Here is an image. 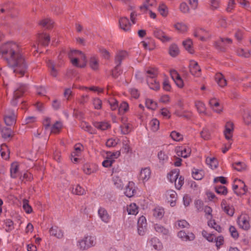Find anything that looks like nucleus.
Wrapping results in <instances>:
<instances>
[{"label":"nucleus","mask_w":251,"mask_h":251,"mask_svg":"<svg viewBox=\"0 0 251 251\" xmlns=\"http://www.w3.org/2000/svg\"><path fill=\"white\" fill-rule=\"evenodd\" d=\"M177 236L182 240L185 241H193L195 238V236L193 233L191 232L187 234L183 230L180 231L178 233Z\"/></svg>","instance_id":"1a4fd4ad"},{"label":"nucleus","mask_w":251,"mask_h":251,"mask_svg":"<svg viewBox=\"0 0 251 251\" xmlns=\"http://www.w3.org/2000/svg\"><path fill=\"white\" fill-rule=\"evenodd\" d=\"M233 130V124L231 122H227L226 125V129L224 131L225 138L227 140H230L232 138V132Z\"/></svg>","instance_id":"9b49d317"},{"label":"nucleus","mask_w":251,"mask_h":251,"mask_svg":"<svg viewBox=\"0 0 251 251\" xmlns=\"http://www.w3.org/2000/svg\"><path fill=\"white\" fill-rule=\"evenodd\" d=\"M179 171L178 169H175L170 173L167 176L168 179L170 182H173L176 181L179 176Z\"/></svg>","instance_id":"a211bd4d"},{"label":"nucleus","mask_w":251,"mask_h":251,"mask_svg":"<svg viewBox=\"0 0 251 251\" xmlns=\"http://www.w3.org/2000/svg\"><path fill=\"white\" fill-rule=\"evenodd\" d=\"M243 120L246 125L251 124V112L247 111L245 113L243 116Z\"/></svg>","instance_id":"5fc2aeb1"},{"label":"nucleus","mask_w":251,"mask_h":251,"mask_svg":"<svg viewBox=\"0 0 251 251\" xmlns=\"http://www.w3.org/2000/svg\"><path fill=\"white\" fill-rule=\"evenodd\" d=\"M0 152L2 158L3 159H7L9 158V151L6 145L2 144L1 146Z\"/></svg>","instance_id":"b1692460"},{"label":"nucleus","mask_w":251,"mask_h":251,"mask_svg":"<svg viewBox=\"0 0 251 251\" xmlns=\"http://www.w3.org/2000/svg\"><path fill=\"white\" fill-rule=\"evenodd\" d=\"M84 189L79 185H77L75 189H74V188H73L72 189V193L75 195H82L84 194Z\"/></svg>","instance_id":"09e8293b"},{"label":"nucleus","mask_w":251,"mask_h":251,"mask_svg":"<svg viewBox=\"0 0 251 251\" xmlns=\"http://www.w3.org/2000/svg\"><path fill=\"white\" fill-rule=\"evenodd\" d=\"M154 35L162 42H168L171 38L165 35V33L160 29L155 28L153 31Z\"/></svg>","instance_id":"6e6552de"},{"label":"nucleus","mask_w":251,"mask_h":251,"mask_svg":"<svg viewBox=\"0 0 251 251\" xmlns=\"http://www.w3.org/2000/svg\"><path fill=\"white\" fill-rule=\"evenodd\" d=\"M223 210L229 216H232L234 213V208L229 205L225 206L223 207Z\"/></svg>","instance_id":"4d7b16f0"},{"label":"nucleus","mask_w":251,"mask_h":251,"mask_svg":"<svg viewBox=\"0 0 251 251\" xmlns=\"http://www.w3.org/2000/svg\"><path fill=\"white\" fill-rule=\"evenodd\" d=\"M90 66L93 70H97L99 66L98 61L95 57H92L90 60Z\"/></svg>","instance_id":"de8ad7c7"},{"label":"nucleus","mask_w":251,"mask_h":251,"mask_svg":"<svg viewBox=\"0 0 251 251\" xmlns=\"http://www.w3.org/2000/svg\"><path fill=\"white\" fill-rule=\"evenodd\" d=\"M146 106L151 110H155L157 107V103L151 99H147L146 100Z\"/></svg>","instance_id":"4c0bfd02"},{"label":"nucleus","mask_w":251,"mask_h":251,"mask_svg":"<svg viewBox=\"0 0 251 251\" xmlns=\"http://www.w3.org/2000/svg\"><path fill=\"white\" fill-rule=\"evenodd\" d=\"M38 40L42 46H47L50 41V37L49 35L40 34L38 36Z\"/></svg>","instance_id":"6ab92c4d"},{"label":"nucleus","mask_w":251,"mask_h":251,"mask_svg":"<svg viewBox=\"0 0 251 251\" xmlns=\"http://www.w3.org/2000/svg\"><path fill=\"white\" fill-rule=\"evenodd\" d=\"M170 136L175 141H179L182 139V135L176 131H173L171 133Z\"/></svg>","instance_id":"a18cd8bd"},{"label":"nucleus","mask_w":251,"mask_h":251,"mask_svg":"<svg viewBox=\"0 0 251 251\" xmlns=\"http://www.w3.org/2000/svg\"><path fill=\"white\" fill-rule=\"evenodd\" d=\"M122 70L120 69V66L116 65L113 70L111 75L114 78H116L122 74Z\"/></svg>","instance_id":"8fccbe9b"},{"label":"nucleus","mask_w":251,"mask_h":251,"mask_svg":"<svg viewBox=\"0 0 251 251\" xmlns=\"http://www.w3.org/2000/svg\"><path fill=\"white\" fill-rule=\"evenodd\" d=\"M27 87L25 85H22L14 91L13 98L11 101V104L12 105H17L18 103V99L23 95Z\"/></svg>","instance_id":"20e7f679"},{"label":"nucleus","mask_w":251,"mask_h":251,"mask_svg":"<svg viewBox=\"0 0 251 251\" xmlns=\"http://www.w3.org/2000/svg\"><path fill=\"white\" fill-rule=\"evenodd\" d=\"M208 225L209 226L215 229L218 232L220 233L222 232L221 227L219 225L217 224V223L215 222V220H211L209 221H208Z\"/></svg>","instance_id":"e433bc0d"},{"label":"nucleus","mask_w":251,"mask_h":251,"mask_svg":"<svg viewBox=\"0 0 251 251\" xmlns=\"http://www.w3.org/2000/svg\"><path fill=\"white\" fill-rule=\"evenodd\" d=\"M54 22L49 18L43 19L39 22V25L46 27L47 29H50L53 27Z\"/></svg>","instance_id":"2eb2a0df"},{"label":"nucleus","mask_w":251,"mask_h":251,"mask_svg":"<svg viewBox=\"0 0 251 251\" xmlns=\"http://www.w3.org/2000/svg\"><path fill=\"white\" fill-rule=\"evenodd\" d=\"M182 44L185 49L188 50L190 53H192L193 50L192 48V41L191 39H188L185 41H184Z\"/></svg>","instance_id":"72a5a7b5"},{"label":"nucleus","mask_w":251,"mask_h":251,"mask_svg":"<svg viewBox=\"0 0 251 251\" xmlns=\"http://www.w3.org/2000/svg\"><path fill=\"white\" fill-rule=\"evenodd\" d=\"M61 127V124L59 122H56L52 126L51 132L56 133L59 132Z\"/></svg>","instance_id":"69168bd1"},{"label":"nucleus","mask_w":251,"mask_h":251,"mask_svg":"<svg viewBox=\"0 0 251 251\" xmlns=\"http://www.w3.org/2000/svg\"><path fill=\"white\" fill-rule=\"evenodd\" d=\"M17 115L14 111L11 109L5 110L4 116L5 124L8 126H12L16 124Z\"/></svg>","instance_id":"7ed1b4c3"},{"label":"nucleus","mask_w":251,"mask_h":251,"mask_svg":"<svg viewBox=\"0 0 251 251\" xmlns=\"http://www.w3.org/2000/svg\"><path fill=\"white\" fill-rule=\"evenodd\" d=\"M93 104L96 109H100L101 107L102 101L98 98H95L93 100Z\"/></svg>","instance_id":"338daca9"},{"label":"nucleus","mask_w":251,"mask_h":251,"mask_svg":"<svg viewBox=\"0 0 251 251\" xmlns=\"http://www.w3.org/2000/svg\"><path fill=\"white\" fill-rule=\"evenodd\" d=\"M196 106L198 111L200 113H203L205 112V108L203 103L201 101H197L196 102Z\"/></svg>","instance_id":"6e6d98bb"},{"label":"nucleus","mask_w":251,"mask_h":251,"mask_svg":"<svg viewBox=\"0 0 251 251\" xmlns=\"http://www.w3.org/2000/svg\"><path fill=\"white\" fill-rule=\"evenodd\" d=\"M154 229L156 232L163 235H167L169 233L168 229L165 228L164 226L159 224H155L154 225Z\"/></svg>","instance_id":"7c9ffc66"},{"label":"nucleus","mask_w":251,"mask_h":251,"mask_svg":"<svg viewBox=\"0 0 251 251\" xmlns=\"http://www.w3.org/2000/svg\"><path fill=\"white\" fill-rule=\"evenodd\" d=\"M73 53H74V50L69 53L68 56L71 59L73 65L78 67L79 66L78 59L77 58H73Z\"/></svg>","instance_id":"13d9d810"},{"label":"nucleus","mask_w":251,"mask_h":251,"mask_svg":"<svg viewBox=\"0 0 251 251\" xmlns=\"http://www.w3.org/2000/svg\"><path fill=\"white\" fill-rule=\"evenodd\" d=\"M151 129L153 131H156L159 128V122L156 119H154L152 120L150 123Z\"/></svg>","instance_id":"37998d69"},{"label":"nucleus","mask_w":251,"mask_h":251,"mask_svg":"<svg viewBox=\"0 0 251 251\" xmlns=\"http://www.w3.org/2000/svg\"><path fill=\"white\" fill-rule=\"evenodd\" d=\"M168 8L166 5L164 4H161L158 7V11L160 12V14L163 16L165 17L168 14Z\"/></svg>","instance_id":"603ef678"},{"label":"nucleus","mask_w":251,"mask_h":251,"mask_svg":"<svg viewBox=\"0 0 251 251\" xmlns=\"http://www.w3.org/2000/svg\"><path fill=\"white\" fill-rule=\"evenodd\" d=\"M191 151V149L189 148H182L180 150L177 151V152H180L181 156L183 158H186L189 155Z\"/></svg>","instance_id":"c03bdc74"},{"label":"nucleus","mask_w":251,"mask_h":251,"mask_svg":"<svg viewBox=\"0 0 251 251\" xmlns=\"http://www.w3.org/2000/svg\"><path fill=\"white\" fill-rule=\"evenodd\" d=\"M155 3V0H145L143 5L140 6V9L143 12H146L150 9L151 6H153Z\"/></svg>","instance_id":"ddd939ff"},{"label":"nucleus","mask_w":251,"mask_h":251,"mask_svg":"<svg viewBox=\"0 0 251 251\" xmlns=\"http://www.w3.org/2000/svg\"><path fill=\"white\" fill-rule=\"evenodd\" d=\"M98 214L100 217L103 222L105 223L109 222L110 220V216L108 215L107 211L104 208L100 207L99 209Z\"/></svg>","instance_id":"f8f14e48"},{"label":"nucleus","mask_w":251,"mask_h":251,"mask_svg":"<svg viewBox=\"0 0 251 251\" xmlns=\"http://www.w3.org/2000/svg\"><path fill=\"white\" fill-rule=\"evenodd\" d=\"M192 176L196 180H201L203 177V172L201 170L193 168L192 170Z\"/></svg>","instance_id":"aec40b11"},{"label":"nucleus","mask_w":251,"mask_h":251,"mask_svg":"<svg viewBox=\"0 0 251 251\" xmlns=\"http://www.w3.org/2000/svg\"><path fill=\"white\" fill-rule=\"evenodd\" d=\"M119 25L120 27L126 31L130 29L131 24L128 19L126 17L120 19Z\"/></svg>","instance_id":"9d476101"},{"label":"nucleus","mask_w":251,"mask_h":251,"mask_svg":"<svg viewBox=\"0 0 251 251\" xmlns=\"http://www.w3.org/2000/svg\"><path fill=\"white\" fill-rule=\"evenodd\" d=\"M206 163L212 169L217 168L218 166V162L217 159L214 157H207L206 159Z\"/></svg>","instance_id":"a878e982"},{"label":"nucleus","mask_w":251,"mask_h":251,"mask_svg":"<svg viewBox=\"0 0 251 251\" xmlns=\"http://www.w3.org/2000/svg\"><path fill=\"white\" fill-rule=\"evenodd\" d=\"M223 43L221 42V40L220 41H215L214 43V46L215 48L220 51H225V48L222 45Z\"/></svg>","instance_id":"680f3d73"},{"label":"nucleus","mask_w":251,"mask_h":251,"mask_svg":"<svg viewBox=\"0 0 251 251\" xmlns=\"http://www.w3.org/2000/svg\"><path fill=\"white\" fill-rule=\"evenodd\" d=\"M158 157L159 159V162L161 164H164L165 162L167 161L168 159V156L163 152L161 151L158 153Z\"/></svg>","instance_id":"49530a36"},{"label":"nucleus","mask_w":251,"mask_h":251,"mask_svg":"<svg viewBox=\"0 0 251 251\" xmlns=\"http://www.w3.org/2000/svg\"><path fill=\"white\" fill-rule=\"evenodd\" d=\"M19 170V165L17 162L12 163L10 168V176L12 178L17 177V173Z\"/></svg>","instance_id":"393cba45"},{"label":"nucleus","mask_w":251,"mask_h":251,"mask_svg":"<svg viewBox=\"0 0 251 251\" xmlns=\"http://www.w3.org/2000/svg\"><path fill=\"white\" fill-rule=\"evenodd\" d=\"M1 132L2 137L5 139L12 137L13 133V131L11 128L6 127L2 128Z\"/></svg>","instance_id":"c85d7f7f"},{"label":"nucleus","mask_w":251,"mask_h":251,"mask_svg":"<svg viewBox=\"0 0 251 251\" xmlns=\"http://www.w3.org/2000/svg\"><path fill=\"white\" fill-rule=\"evenodd\" d=\"M127 56V52L125 50L118 51L115 57V63L116 65L120 66L122 60Z\"/></svg>","instance_id":"0eeeda50"},{"label":"nucleus","mask_w":251,"mask_h":251,"mask_svg":"<svg viewBox=\"0 0 251 251\" xmlns=\"http://www.w3.org/2000/svg\"><path fill=\"white\" fill-rule=\"evenodd\" d=\"M133 186L134 183L133 182H129L128 185L126 186L125 194L127 197L130 198L132 197L136 192L135 189L133 188Z\"/></svg>","instance_id":"4468645a"},{"label":"nucleus","mask_w":251,"mask_h":251,"mask_svg":"<svg viewBox=\"0 0 251 251\" xmlns=\"http://www.w3.org/2000/svg\"><path fill=\"white\" fill-rule=\"evenodd\" d=\"M233 168L237 171H242L246 169V164L242 162H237L232 164Z\"/></svg>","instance_id":"2f4dec72"},{"label":"nucleus","mask_w":251,"mask_h":251,"mask_svg":"<svg viewBox=\"0 0 251 251\" xmlns=\"http://www.w3.org/2000/svg\"><path fill=\"white\" fill-rule=\"evenodd\" d=\"M215 79L218 85L221 87H223L227 84L226 80L221 74H217L215 76Z\"/></svg>","instance_id":"4be33fe9"},{"label":"nucleus","mask_w":251,"mask_h":251,"mask_svg":"<svg viewBox=\"0 0 251 251\" xmlns=\"http://www.w3.org/2000/svg\"><path fill=\"white\" fill-rule=\"evenodd\" d=\"M47 64L48 68L50 69V75L53 77H56L57 75V71L55 68L53 63L49 60L47 62Z\"/></svg>","instance_id":"cd10ccee"},{"label":"nucleus","mask_w":251,"mask_h":251,"mask_svg":"<svg viewBox=\"0 0 251 251\" xmlns=\"http://www.w3.org/2000/svg\"><path fill=\"white\" fill-rule=\"evenodd\" d=\"M201 137L204 140H209L210 138V132L207 128H204L200 133Z\"/></svg>","instance_id":"ea45409f"},{"label":"nucleus","mask_w":251,"mask_h":251,"mask_svg":"<svg viewBox=\"0 0 251 251\" xmlns=\"http://www.w3.org/2000/svg\"><path fill=\"white\" fill-rule=\"evenodd\" d=\"M229 232L231 236L234 239H237L239 237V234L237 230L233 226H230L229 228Z\"/></svg>","instance_id":"052dcab7"},{"label":"nucleus","mask_w":251,"mask_h":251,"mask_svg":"<svg viewBox=\"0 0 251 251\" xmlns=\"http://www.w3.org/2000/svg\"><path fill=\"white\" fill-rule=\"evenodd\" d=\"M151 170L149 168H145L141 171L140 174V178L143 180H148L151 176Z\"/></svg>","instance_id":"dca6fc26"},{"label":"nucleus","mask_w":251,"mask_h":251,"mask_svg":"<svg viewBox=\"0 0 251 251\" xmlns=\"http://www.w3.org/2000/svg\"><path fill=\"white\" fill-rule=\"evenodd\" d=\"M147 83L151 89L154 90H157L159 89L160 86L159 83L154 78H148Z\"/></svg>","instance_id":"5701e85b"},{"label":"nucleus","mask_w":251,"mask_h":251,"mask_svg":"<svg viewBox=\"0 0 251 251\" xmlns=\"http://www.w3.org/2000/svg\"><path fill=\"white\" fill-rule=\"evenodd\" d=\"M170 54L172 56H176L179 52V50L178 47L175 45L173 44L170 47Z\"/></svg>","instance_id":"79ce46f5"},{"label":"nucleus","mask_w":251,"mask_h":251,"mask_svg":"<svg viewBox=\"0 0 251 251\" xmlns=\"http://www.w3.org/2000/svg\"><path fill=\"white\" fill-rule=\"evenodd\" d=\"M0 53L3 56H9V58L6 57L4 58L17 76L21 77L25 74L28 66L24 57L19 52V46L15 43L10 41L3 44L0 48Z\"/></svg>","instance_id":"f257e3e1"},{"label":"nucleus","mask_w":251,"mask_h":251,"mask_svg":"<svg viewBox=\"0 0 251 251\" xmlns=\"http://www.w3.org/2000/svg\"><path fill=\"white\" fill-rule=\"evenodd\" d=\"M179 9L184 13H188L189 11V8L185 2H182L180 4Z\"/></svg>","instance_id":"774afa93"},{"label":"nucleus","mask_w":251,"mask_h":251,"mask_svg":"<svg viewBox=\"0 0 251 251\" xmlns=\"http://www.w3.org/2000/svg\"><path fill=\"white\" fill-rule=\"evenodd\" d=\"M150 243L151 245L156 250H160L162 248L161 243L159 241L158 239L156 238H152Z\"/></svg>","instance_id":"412c9836"},{"label":"nucleus","mask_w":251,"mask_h":251,"mask_svg":"<svg viewBox=\"0 0 251 251\" xmlns=\"http://www.w3.org/2000/svg\"><path fill=\"white\" fill-rule=\"evenodd\" d=\"M94 125L96 128L102 130H106L110 126L109 124L105 122H96Z\"/></svg>","instance_id":"473e14b6"},{"label":"nucleus","mask_w":251,"mask_h":251,"mask_svg":"<svg viewBox=\"0 0 251 251\" xmlns=\"http://www.w3.org/2000/svg\"><path fill=\"white\" fill-rule=\"evenodd\" d=\"M189 70L192 75L196 76L200 75L201 69L198 62L194 60H191L189 64Z\"/></svg>","instance_id":"39448f33"},{"label":"nucleus","mask_w":251,"mask_h":251,"mask_svg":"<svg viewBox=\"0 0 251 251\" xmlns=\"http://www.w3.org/2000/svg\"><path fill=\"white\" fill-rule=\"evenodd\" d=\"M50 233L51 235L54 236L57 238H61L63 236V233L62 230L57 227H52L50 229Z\"/></svg>","instance_id":"f3484780"},{"label":"nucleus","mask_w":251,"mask_h":251,"mask_svg":"<svg viewBox=\"0 0 251 251\" xmlns=\"http://www.w3.org/2000/svg\"><path fill=\"white\" fill-rule=\"evenodd\" d=\"M164 214V209L161 208H155L153 211V216L158 219H162Z\"/></svg>","instance_id":"c756f323"},{"label":"nucleus","mask_w":251,"mask_h":251,"mask_svg":"<svg viewBox=\"0 0 251 251\" xmlns=\"http://www.w3.org/2000/svg\"><path fill=\"white\" fill-rule=\"evenodd\" d=\"M165 195L168 202L170 203V205L172 207L176 205L177 197L176 192L172 190H168L166 191Z\"/></svg>","instance_id":"423d86ee"},{"label":"nucleus","mask_w":251,"mask_h":251,"mask_svg":"<svg viewBox=\"0 0 251 251\" xmlns=\"http://www.w3.org/2000/svg\"><path fill=\"white\" fill-rule=\"evenodd\" d=\"M96 240L95 236L87 235L77 242V246L80 250H87L95 245Z\"/></svg>","instance_id":"f03ea898"},{"label":"nucleus","mask_w":251,"mask_h":251,"mask_svg":"<svg viewBox=\"0 0 251 251\" xmlns=\"http://www.w3.org/2000/svg\"><path fill=\"white\" fill-rule=\"evenodd\" d=\"M128 108V105L127 103L124 101L120 104V106L119 107V112L120 114L124 113L127 111Z\"/></svg>","instance_id":"864d4df0"},{"label":"nucleus","mask_w":251,"mask_h":251,"mask_svg":"<svg viewBox=\"0 0 251 251\" xmlns=\"http://www.w3.org/2000/svg\"><path fill=\"white\" fill-rule=\"evenodd\" d=\"M237 53L239 56H243L246 58L250 57V50L245 52L242 49H239L237 50Z\"/></svg>","instance_id":"0e129e2a"},{"label":"nucleus","mask_w":251,"mask_h":251,"mask_svg":"<svg viewBox=\"0 0 251 251\" xmlns=\"http://www.w3.org/2000/svg\"><path fill=\"white\" fill-rule=\"evenodd\" d=\"M239 225L242 228L245 230H248L250 227L249 223L246 219H243L239 221Z\"/></svg>","instance_id":"3c124183"},{"label":"nucleus","mask_w":251,"mask_h":251,"mask_svg":"<svg viewBox=\"0 0 251 251\" xmlns=\"http://www.w3.org/2000/svg\"><path fill=\"white\" fill-rule=\"evenodd\" d=\"M47 64L48 68L50 69V75L53 77H56L57 75V71L55 68L53 63L49 60L47 62Z\"/></svg>","instance_id":"bb28decb"},{"label":"nucleus","mask_w":251,"mask_h":251,"mask_svg":"<svg viewBox=\"0 0 251 251\" xmlns=\"http://www.w3.org/2000/svg\"><path fill=\"white\" fill-rule=\"evenodd\" d=\"M214 241L216 242V246L217 248V249H219L220 246L224 243V237L221 236L215 237Z\"/></svg>","instance_id":"e2e57ef3"},{"label":"nucleus","mask_w":251,"mask_h":251,"mask_svg":"<svg viewBox=\"0 0 251 251\" xmlns=\"http://www.w3.org/2000/svg\"><path fill=\"white\" fill-rule=\"evenodd\" d=\"M215 191L218 194L226 195L227 193V189L225 186L220 185L215 187Z\"/></svg>","instance_id":"a19ab883"},{"label":"nucleus","mask_w":251,"mask_h":251,"mask_svg":"<svg viewBox=\"0 0 251 251\" xmlns=\"http://www.w3.org/2000/svg\"><path fill=\"white\" fill-rule=\"evenodd\" d=\"M113 181L115 186L119 189H122L123 184L121 179L117 175H114L113 176Z\"/></svg>","instance_id":"f704fd0d"},{"label":"nucleus","mask_w":251,"mask_h":251,"mask_svg":"<svg viewBox=\"0 0 251 251\" xmlns=\"http://www.w3.org/2000/svg\"><path fill=\"white\" fill-rule=\"evenodd\" d=\"M28 201L24 199L23 201V208L27 213H30L32 211V207L29 205Z\"/></svg>","instance_id":"c9c22d12"},{"label":"nucleus","mask_w":251,"mask_h":251,"mask_svg":"<svg viewBox=\"0 0 251 251\" xmlns=\"http://www.w3.org/2000/svg\"><path fill=\"white\" fill-rule=\"evenodd\" d=\"M174 27L176 30L180 32H184L187 30L186 25L182 23H177L175 25Z\"/></svg>","instance_id":"bf43d9fd"},{"label":"nucleus","mask_w":251,"mask_h":251,"mask_svg":"<svg viewBox=\"0 0 251 251\" xmlns=\"http://www.w3.org/2000/svg\"><path fill=\"white\" fill-rule=\"evenodd\" d=\"M121 132L123 134H127L129 133L131 130L130 126L128 124L124 123V126H121Z\"/></svg>","instance_id":"58836bf2"}]
</instances>
